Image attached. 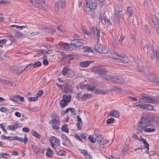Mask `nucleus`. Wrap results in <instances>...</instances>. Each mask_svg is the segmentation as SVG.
Listing matches in <instances>:
<instances>
[{"label": "nucleus", "instance_id": "nucleus-33", "mask_svg": "<svg viewBox=\"0 0 159 159\" xmlns=\"http://www.w3.org/2000/svg\"><path fill=\"white\" fill-rule=\"evenodd\" d=\"M68 103L66 102V100H61L60 101V104L61 108H64L67 106Z\"/></svg>", "mask_w": 159, "mask_h": 159}, {"label": "nucleus", "instance_id": "nucleus-51", "mask_svg": "<svg viewBox=\"0 0 159 159\" xmlns=\"http://www.w3.org/2000/svg\"><path fill=\"white\" fill-rule=\"evenodd\" d=\"M47 150L48 151H48H50V154H49V155H48V157H52V154L54 153L53 152L52 150L51 149L49 148H47Z\"/></svg>", "mask_w": 159, "mask_h": 159}, {"label": "nucleus", "instance_id": "nucleus-14", "mask_svg": "<svg viewBox=\"0 0 159 159\" xmlns=\"http://www.w3.org/2000/svg\"><path fill=\"white\" fill-rule=\"evenodd\" d=\"M132 65L134 68L136 69L138 72H141L143 70V67L141 66L138 65L137 62L135 61V60H134V62L132 63Z\"/></svg>", "mask_w": 159, "mask_h": 159}, {"label": "nucleus", "instance_id": "nucleus-62", "mask_svg": "<svg viewBox=\"0 0 159 159\" xmlns=\"http://www.w3.org/2000/svg\"><path fill=\"white\" fill-rule=\"evenodd\" d=\"M10 40L11 41L14 42H16V39L14 38L13 36L12 35H11L10 36Z\"/></svg>", "mask_w": 159, "mask_h": 159}, {"label": "nucleus", "instance_id": "nucleus-5", "mask_svg": "<svg viewBox=\"0 0 159 159\" xmlns=\"http://www.w3.org/2000/svg\"><path fill=\"white\" fill-rule=\"evenodd\" d=\"M92 71L99 74L101 76L104 74L107 73V71L106 68L103 66L94 67Z\"/></svg>", "mask_w": 159, "mask_h": 159}, {"label": "nucleus", "instance_id": "nucleus-26", "mask_svg": "<svg viewBox=\"0 0 159 159\" xmlns=\"http://www.w3.org/2000/svg\"><path fill=\"white\" fill-rule=\"evenodd\" d=\"M116 12L122 11V6L120 4H116L114 6Z\"/></svg>", "mask_w": 159, "mask_h": 159}, {"label": "nucleus", "instance_id": "nucleus-17", "mask_svg": "<svg viewBox=\"0 0 159 159\" xmlns=\"http://www.w3.org/2000/svg\"><path fill=\"white\" fill-rule=\"evenodd\" d=\"M109 116L118 118L120 116L119 112L116 110H113L110 112Z\"/></svg>", "mask_w": 159, "mask_h": 159}, {"label": "nucleus", "instance_id": "nucleus-41", "mask_svg": "<svg viewBox=\"0 0 159 159\" xmlns=\"http://www.w3.org/2000/svg\"><path fill=\"white\" fill-rule=\"evenodd\" d=\"M89 34H94L96 33V28L94 27L93 26L90 29V31H89Z\"/></svg>", "mask_w": 159, "mask_h": 159}, {"label": "nucleus", "instance_id": "nucleus-12", "mask_svg": "<svg viewBox=\"0 0 159 159\" xmlns=\"http://www.w3.org/2000/svg\"><path fill=\"white\" fill-rule=\"evenodd\" d=\"M120 57L119 58L118 61H120L122 63H127L129 62V59L128 57L124 55H120Z\"/></svg>", "mask_w": 159, "mask_h": 159}, {"label": "nucleus", "instance_id": "nucleus-36", "mask_svg": "<svg viewBox=\"0 0 159 159\" xmlns=\"http://www.w3.org/2000/svg\"><path fill=\"white\" fill-rule=\"evenodd\" d=\"M150 55L152 59H154L155 58V55L153 47H151V50L150 51Z\"/></svg>", "mask_w": 159, "mask_h": 159}, {"label": "nucleus", "instance_id": "nucleus-10", "mask_svg": "<svg viewBox=\"0 0 159 159\" xmlns=\"http://www.w3.org/2000/svg\"><path fill=\"white\" fill-rule=\"evenodd\" d=\"M152 20L155 29L157 30L159 29V21L158 19L155 16L152 18Z\"/></svg>", "mask_w": 159, "mask_h": 159}, {"label": "nucleus", "instance_id": "nucleus-38", "mask_svg": "<svg viewBox=\"0 0 159 159\" xmlns=\"http://www.w3.org/2000/svg\"><path fill=\"white\" fill-rule=\"evenodd\" d=\"M79 151L81 153L83 154L84 156L87 155V156H88L89 157V159H91V155L90 154H87V152L86 150H82V149H79Z\"/></svg>", "mask_w": 159, "mask_h": 159}, {"label": "nucleus", "instance_id": "nucleus-63", "mask_svg": "<svg viewBox=\"0 0 159 159\" xmlns=\"http://www.w3.org/2000/svg\"><path fill=\"white\" fill-rule=\"evenodd\" d=\"M77 118L78 119V120H77L78 123L79 124H80L81 125H82V121L80 117V116L78 115L77 116Z\"/></svg>", "mask_w": 159, "mask_h": 159}, {"label": "nucleus", "instance_id": "nucleus-42", "mask_svg": "<svg viewBox=\"0 0 159 159\" xmlns=\"http://www.w3.org/2000/svg\"><path fill=\"white\" fill-rule=\"evenodd\" d=\"M18 141H20L21 142H23L25 143L28 141V139L27 138H21L20 137H18Z\"/></svg>", "mask_w": 159, "mask_h": 159}, {"label": "nucleus", "instance_id": "nucleus-7", "mask_svg": "<svg viewBox=\"0 0 159 159\" xmlns=\"http://www.w3.org/2000/svg\"><path fill=\"white\" fill-rule=\"evenodd\" d=\"M111 81L116 84H122L123 83V78L117 76L113 75Z\"/></svg>", "mask_w": 159, "mask_h": 159}, {"label": "nucleus", "instance_id": "nucleus-44", "mask_svg": "<svg viewBox=\"0 0 159 159\" xmlns=\"http://www.w3.org/2000/svg\"><path fill=\"white\" fill-rule=\"evenodd\" d=\"M54 10L56 12L59 11V4L58 2H57L54 7Z\"/></svg>", "mask_w": 159, "mask_h": 159}, {"label": "nucleus", "instance_id": "nucleus-57", "mask_svg": "<svg viewBox=\"0 0 159 159\" xmlns=\"http://www.w3.org/2000/svg\"><path fill=\"white\" fill-rule=\"evenodd\" d=\"M103 138L101 136L99 135L97 137L96 139L97 141L98 142L99 141L100 142H101V141L102 140Z\"/></svg>", "mask_w": 159, "mask_h": 159}, {"label": "nucleus", "instance_id": "nucleus-29", "mask_svg": "<svg viewBox=\"0 0 159 159\" xmlns=\"http://www.w3.org/2000/svg\"><path fill=\"white\" fill-rule=\"evenodd\" d=\"M68 127V125L67 124H65L63 125L61 128V131L67 133H68L69 132Z\"/></svg>", "mask_w": 159, "mask_h": 159}, {"label": "nucleus", "instance_id": "nucleus-52", "mask_svg": "<svg viewBox=\"0 0 159 159\" xmlns=\"http://www.w3.org/2000/svg\"><path fill=\"white\" fill-rule=\"evenodd\" d=\"M84 51L86 54H88V53H90L93 52V50H91L90 48H87L84 49Z\"/></svg>", "mask_w": 159, "mask_h": 159}, {"label": "nucleus", "instance_id": "nucleus-43", "mask_svg": "<svg viewBox=\"0 0 159 159\" xmlns=\"http://www.w3.org/2000/svg\"><path fill=\"white\" fill-rule=\"evenodd\" d=\"M41 2L40 1H38V0H35L34 3H33V5H34L36 7H38L40 8Z\"/></svg>", "mask_w": 159, "mask_h": 159}, {"label": "nucleus", "instance_id": "nucleus-3", "mask_svg": "<svg viewBox=\"0 0 159 159\" xmlns=\"http://www.w3.org/2000/svg\"><path fill=\"white\" fill-rule=\"evenodd\" d=\"M84 41L81 39H74L72 40L70 44V49L71 51L80 49L79 48L82 46Z\"/></svg>", "mask_w": 159, "mask_h": 159}, {"label": "nucleus", "instance_id": "nucleus-16", "mask_svg": "<svg viewBox=\"0 0 159 159\" xmlns=\"http://www.w3.org/2000/svg\"><path fill=\"white\" fill-rule=\"evenodd\" d=\"M60 47L58 48L60 49L67 51H71L70 49V46L69 44L66 43L62 46H59Z\"/></svg>", "mask_w": 159, "mask_h": 159}, {"label": "nucleus", "instance_id": "nucleus-18", "mask_svg": "<svg viewBox=\"0 0 159 159\" xmlns=\"http://www.w3.org/2000/svg\"><path fill=\"white\" fill-rule=\"evenodd\" d=\"M0 81L4 84L9 85L10 84L11 86H15L16 84L12 82L7 80H4L2 79H0Z\"/></svg>", "mask_w": 159, "mask_h": 159}, {"label": "nucleus", "instance_id": "nucleus-47", "mask_svg": "<svg viewBox=\"0 0 159 159\" xmlns=\"http://www.w3.org/2000/svg\"><path fill=\"white\" fill-rule=\"evenodd\" d=\"M114 120H115L113 118H110L107 119V124H109L112 123L114 122Z\"/></svg>", "mask_w": 159, "mask_h": 159}, {"label": "nucleus", "instance_id": "nucleus-59", "mask_svg": "<svg viewBox=\"0 0 159 159\" xmlns=\"http://www.w3.org/2000/svg\"><path fill=\"white\" fill-rule=\"evenodd\" d=\"M96 30L97 31V38L98 39L100 37V29L98 28H96Z\"/></svg>", "mask_w": 159, "mask_h": 159}, {"label": "nucleus", "instance_id": "nucleus-4", "mask_svg": "<svg viewBox=\"0 0 159 159\" xmlns=\"http://www.w3.org/2000/svg\"><path fill=\"white\" fill-rule=\"evenodd\" d=\"M95 50L98 52L102 54H105L109 51L108 48L100 44H96L94 47Z\"/></svg>", "mask_w": 159, "mask_h": 159}, {"label": "nucleus", "instance_id": "nucleus-58", "mask_svg": "<svg viewBox=\"0 0 159 159\" xmlns=\"http://www.w3.org/2000/svg\"><path fill=\"white\" fill-rule=\"evenodd\" d=\"M57 29L62 32H63L64 30V27L62 25H59L57 27Z\"/></svg>", "mask_w": 159, "mask_h": 159}, {"label": "nucleus", "instance_id": "nucleus-35", "mask_svg": "<svg viewBox=\"0 0 159 159\" xmlns=\"http://www.w3.org/2000/svg\"><path fill=\"white\" fill-rule=\"evenodd\" d=\"M31 134L33 136L36 138L38 139L40 138V135L36 131L32 130L31 131Z\"/></svg>", "mask_w": 159, "mask_h": 159}, {"label": "nucleus", "instance_id": "nucleus-2", "mask_svg": "<svg viewBox=\"0 0 159 159\" xmlns=\"http://www.w3.org/2000/svg\"><path fill=\"white\" fill-rule=\"evenodd\" d=\"M154 97H151L146 94H142L141 98L139 100L140 102H149L151 103H156L159 105V98H154Z\"/></svg>", "mask_w": 159, "mask_h": 159}, {"label": "nucleus", "instance_id": "nucleus-9", "mask_svg": "<svg viewBox=\"0 0 159 159\" xmlns=\"http://www.w3.org/2000/svg\"><path fill=\"white\" fill-rule=\"evenodd\" d=\"M42 27L43 30L45 32L52 34L55 31V29L52 27H50L46 26H43Z\"/></svg>", "mask_w": 159, "mask_h": 159}, {"label": "nucleus", "instance_id": "nucleus-32", "mask_svg": "<svg viewBox=\"0 0 159 159\" xmlns=\"http://www.w3.org/2000/svg\"><path fill=\"white\" fill-rule=\"evenodd\" d=\"M94 92L95 93H98L99 94H104L106 93V92L104 91L103 90L100 89H95Z\"/></svg>", "mask_w": 159, "mask_h": 159}, {"label": "nucleus", "instance_id": "nucleus-19", "mask_svg": "<svg viewBox=\"0 0 159 159\" xmlns=\"http://www.w3.org/2000/svg\"><path fill=\"white\" fill-rule=\"evenodd\" d=\"M122 12V11L116 12L115 15V19L117 22H119L120 18L121 17Z\"/></svg>", "mask_w": 159, "mask_h": 159}, {"label": "nucleus", "instance_id": "nucleus-22", "mask_svg": "<svg viewBox=\"0 0 159 159\" xmlns=\"http://www.w3.org/2000/svg\"><path fill=\"white\" fill-rule=\"evenodd\" d=\"M113 76V75H109L104 73L101 77H102L103 79L104 80L110 81L112 80V78Z\"/></svg>", "mask_w": 159, "mask_h": 159}, {"label": "nucleus", "instance_id": "nucleus-53", "mask_svg": "<svg viewBox=\"0 0 159 159\" xmlns=\"http://www.w3.org/2000/svg\"><path fill=\"white\" fill-rule=\"evenodd\" d=\"M67 58H66L67 60H68L69 61H71L73 59V57L72 54H69L67 55Z\"/></svg>", "mask_w": 159, "mask_h": 159}, {"label": "nucleus", "instance_id": "nucleus-15", "mask_svg": "<svg viewBox=\"0 0 159 159\" xmlns=\"http://www.w3.org/2000/svg\"><path fill=\"white\" fill-rule=\"evenodd\" d=\"M64 90L63 92L64 93H67L70 92H71L72 90V86L70 84H66V85H64Z\"/></svg>", "mask_w": 159, "mask_h": 159}, {"label": "nucleus", "instance_id": "nucleus-6", "mask_svg": "<svg viewBox=\"0 0 159 159\" xmlns=\"http://www.w3.org/2000/svg\"><path fill=\"white\" fill-rule=\"evenodd\" d=\"M86 6L87 11L90 15H93L94 10H93V4L92 0H86Z\"/></svg>", "mask_w": 159, "mask_h": 159}, {"label": "nucleus", "instance_id": "nucleus-45", "mask_svg": "<svg viewBox=\"0 0 159 159\" xmlns=\"http://www.w3.org/2000/svg\"><path fill=\"white\" fill-rule=\"evenodd\" d=\"M33 64V67L34 68L38 67L41 65V62L39 61L38 62H35Z\"/></svg>", "mask_w": 159, "mask_h": 159}, {"label": "nucleus", "instance_id": "nucleus-31", "mask_svg": "<svg viewBox=\"0 0 159 159\" xmlns=\"http://www.w3.org/2000/svg\"><path fill=\"white\" fill-rule=\"evenodd\" d=\"M92 95L90 94H84L82 97V100L84 101L87 98H91L92 97Z\"/></svg>", "mask_w": 159, "mask_h": 159}, {"label": "nucleus", "instance_id": "nucleus-46", "mask_svg": "<svg viewBox=\"0 0 159 159\" xmlns=\"http://www.w3.org/2000/svg\"><path fill=\"white\" fill-rule=\"evenodd\" d=\"M68 68L67 67H65L62 70V73L63 75H65L67 73L68 71Z\"/></svg>", "mask_w": 159, "mask_h": 159}, {"label": "nucleus", "instance_id": "nucleus-24", "mask_svg": "<svg viewBox=\"0 0 159 159\" xmlns=\"http://www.w3.org/2000/svg\"><path fill=\"white\" fill-rule=\"evenodd\" d=\"M148 77V79L151 81L155 82L157 76L154 74H150L149 75Z\"/></svg>", "mask_w": 159, "mask_h": 159}, {"label": "nucleus", "instance_id": "nucleus-21", "mask_svg": "<svg viewBox=\"0 0 159 159\" xmlns=\"http://www.w3.org/2000/svg\"><path fill=\"white\" fill-rule=\"evenodd\" d=\"M140 108L147 110H151L153 109V106L151 105L145 104L141 105Z\"/></svg>", "mask_w": 159, "mask_h": 159}, {"label": "nucleus", "instance_id": "nucleus-50", "mask_svg": "<svg viewBox=\"0 0 159 159\" xmlns=\"http://www.w3.org/2000/svg\"><path fill=\"white\" fill-rule=\"evenodd\" d=\"M79 86L80 88L81 89H83L84 88L86 87V85H85L84 83V82H81L79 84Z\"/></svg>", "mask_w": 159, "mask_h": 159}, {"label": "nucleus", "instance_id": "nucleus-49", "mask_svg": "<svg viewBox=\"0 0 159 159\" xmlns=\"http://www.w3.org/2000/svg\"><path fill=\"white\" fill-rule=\"evenodd\" d=\"M43 94V92L42 90L39 91L36 93V97H40Z\"/></svg>", "mask_w": 159, "mask_h": 159}, {"label": "nucleus", "instance_id": "nucleus-34", "mask_svg": "<svg viewBox=\"0 0 159 159\" xmlns=\"http://www.w3.org/2000/svg\"><path fill=\"white\" fill-rule=\"evenodd\" d=\"M59 5H60V7L61 8H64L66 6V0L63 1H58Z\"/></svg>", "mask_w": 159, "mask_h": 159}, {"label": "nucleus", "instance_id": "nucleus-25", "mask_svg": "<svg viewBox=\"0 0 159 159\" xmlns=\"http://www.w3.org/2000/svg\"><path fill=\"white\" fill-rule=\"evenodd\" d=\"M120 53H118L117 52H115L112 53L111 54V56L114 59L118 60L119 57H120Z\"/></svg>", "mask_w": 159, "mask_h": 159}, {"label": "nucleus", "instance_id": "nucleus-20", "mask_svg": "<svg viewBox=\"0 0 159 159\" xmlns=\"http://www.w3.org/2000/svg\"><path fill=\"white\" fill-rule=\"evenodd\" d=\"M15 37L18 39L23 38V34L20 32L19 31H16L14 33Z\"/></svg>", "mask_w": 159, "mask_h": 159}, {"label": "nucleus", "instance_id": "nucleus-37", "mask_svg": "<svg viewBox=\"0 0 159 159\" xmlns=\"http://www.w3.org/2000/svg\"><path fill=\"white\" fill-rule=\"evenodd\" d=\"M129 150V148L127 145H125L123 148V150L122 155H125L128 152Z\"/></svg>", "mask_w": 159, "mask_h": 159}, {"label": "nucleus", "instance_id": "nucleus-1", "mask_svg": "<svg viewBox=\"0 0 159 159\" xmlns=\"http://www.w3.org/2000/svg\"><path fill=\"white\" fill-rule=\"evenodd\" d=\"M141 120L139 125V130H140V132H142L143 130L146 132H153L155 131V129L154 128H145L150 125L149 121L147 117H143Z\"/></svg>", "mask_w": 159, "mask_h": 159}, {"label": "nucleus", "instance_id": "nucleus-28", "mask_svg": "<svg viewBox=\"0 0 159 159\" xmlns=\"http://www.w3.org/2000/svg\"><path fill=\"white\" fill-rule=\"evenodd\" d=\"M55 152L56 154L62 156H65L66 153L65 151L60 150L59 149V150H56Z\"/></svg>", "mask_w": 159, "mask_h": 159}, {"label": "nucleus", "instance_id": "nucleus-23", "mask_svg": "<svg viewBox=\"0 0 159 159\" xmlns=\"http://www.w3.org/2000/svg\"><path fill=\"white\" fill-rule=\"evenodd\" d=\"M134 12V11L131 7H128L127 8V14L129 17H131L133 15Z\"/></svg>", "mask_w": 159, "mask_h": 159}, {"label": "nucleus", "instance_id": "nucleus-60", "mask_svg": "<svg viewBox=\"0 0 159 159\" xmlns=\"http://www.w3.org/2000/svg\"><path fill=\"white\" fill-rule=\"evenodd\" d=\"M7 128L8 129H9L11 130H15V127H14V125H8L7 127Z\"/></svg>", "mask_w": 159, "mask_h": 159}, {"label": "nucleus", "instance_id": "nucleus-27", "mask_svg": "<svg viewBox=\"0 0 159 159\" xmlns=\"http://www.w3.org/2000/svg\"><path fill=\"white\" fill-rule=\"evenodd\" d=\"M71 95L68 96V95H64L63 96V99L64 100H66V102H67L68 103H69L71 99Z\"/></svg>", "mask_w": 159, "mask_h": 159}, {"label": "nucleus", "instance_id": "nucleus-64", "mask_svg": "<svg viewBox=\"0 0 159 159\" xmlns=\"http://www.w3.org/2000/svg\"><path fill=\"white\" fill-rule=\"evenodd\" d=\"M156 58L159 59V50L158 49L156 50Z\"/></svg>", "mask_w": 159, "mask_h": 159}, {"label": "nucleus", "instance_id": "nucleus-56", "mask_svg": "<svg viewBox=\"0 0 159 159\" xmlns=\"http://www.w3.org/2000/svg\"><path fill=\"white\" fill-rule=\"evenodd\" d=\"M28 100L29 101H35L38 100V98L36 97H30L29 98Z\"/></svg>", "mask_w": 159, "mask_h": 159}, {"label": "nucleus", "instance_id": "nucleus-48", "mask_svg": "<svg viewBox=\"0 0 159 159\" xmlns=\"http://www.w3.org/2000/svg\"><path fill=\"white\" fill-rule=\"evenodd\" d=\"M111 44L112 45L114 48H115L117 46V44L116 43V41L115 39L113 38L111 40Z\"/></svg>", "mask_w": 159, "mask_h": 159}, {"label": "nucleus", "instance_id": "nucleus-13", "mask_svg": "<svg viewBox=\"0 0 159 159\" xmlns=\"http://www.w3.org/2000/svg\"><path fill=\"white\" fill-rule=\"evenodd\" d=\"M93 61H85L81 62L80 63V65L83 68H86L90 64L93 63Z\"/></svg>", "mask_w": 159, "mask_h": 159}, {"label": "nucleus", "instance_id": "nucleus-30", "mask_svg": "<svg viewBox=\"0 0 159 159\" xmlns=\"http://www.w3.org/2000/svg\"><path fill=\"white\" fill-rule=\"evenodd\" d=\"M59 119V117L57 116H55V118L52 119V122H51V120L50 121L49 123L51 124H56L57 125H58Z\"/></svg>", "mask_w": 159, "mask_h": 159}, {"label": "nucleus", "instance_id": "nucleus-40", "mask_svg": "<svg viewBox=\"0 0 159 159\" xmlns=\"http://www.w3.org/2000/svg\"><path fill=\"white\" fill-rule=\"evenodd\" d=\"M61 138L63 139L64 141H68L69 143H70V141L67 137L64 134H62L61 136Z\"/></svg>", "mask_w": 159, "mask_h": 159}, {"label": "nucleus", "instance_id": "nucleus-39", "mask_svg": "<svg viewBox=\"0 0 159 159\" xmlns=\"http://www.w3.org/2000/svg\"><path fill=\"white\" fill-rule=\"evenodd\" d=\"M95 87V86H91L90 85H87L86 89L87 90H94Z\"/></svg>", "mask_w": 159, "mask_h": 159}, {"label": "nucleus", "instance_id": "nucleus-61", "mask_svg": "<svg viewBox=\"0 0 159 159\" xmlns=\"http://www.w3.org/2000/svg\"><path fill=\"white\" fill-rule=\"evenodd\" d=\"M71 109H70V111L71 113L74 115H76V110L74 108H70Z\"/></svg>", "mask_w": 159, "mask_h": 159}, {"label": "nucleus", "instance_id": "nucleus-11", "mask_svg": "<svg viewBox=\"0 0 159 159\" xmlns=\"http://www.w3.org/2000/svg\"><path fill=\"white\" fill-rule=\"evenodd\" d=\"M57 52L58 53V58L60 59V61H62L64 59L67 58V55H66L64 52H61L59 50H57Z\"/></svg>", "mask_w": 159, "mask_h": 159}, {"label": "nucleus", "instance_id": "nucleus-8", "mask_svg": "<svg viewBox=\"0 0 159 159\" xmlns=\"http://www.w3.org/2000/svg\"><path fill=\"white\" fill-rule=\"evenodd\" d=\"M49 140L52 147H53V146L54 145L57 146L60 145V141L58 140V139L56 138L55 137L52 136L50 138Z\"/></svg>", "mask_w": 159, "mask_h": 159}, {"label": "nucleus", "instance_id": "nucleus-55", "mask_svg": "<svg viewBox=\"0 0 159 159\" xmlns=\"http://www.w3.org/2000/svg\"><path fill=\"white\" fill-rule=\"evenodd\" d=\"M32 148L34 152H38L40 150L39 148L36 147L34 145H33Z\"/></svg>", "mask_w": 159, "mask_h": 159}, {"label": "nucleus", "instance_id": "nucleus-54", "mask_svg": "<svg viewBox=\"0 0 159 159\" xmlns=\"http://www.w3.org/2000/svg\"><path fill=\"white\" fill-rule=\"evenodd\" d=\"M89 139L91 141L92 143H94L96 142V139H93L92 136L90 135L88 137Z\"/></svg>", "mask_w": 159, "mask_h": 159}]
</instances>
